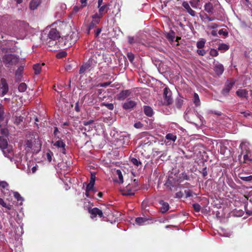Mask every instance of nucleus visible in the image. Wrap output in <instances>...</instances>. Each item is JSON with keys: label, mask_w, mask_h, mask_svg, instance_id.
I'll use <instances>...</instances> for the list:
<instances>
[{"label": "nucleus", "mask_w": 252, "mask_h": 252, "mask_svg": "<svg viewBox=\"0 0 252 252\" xmlns=\"http://www.w3.org/2000/svg\"><path fill=\"white\" fill-rule=\"evenodd\" d=\"M18 61L19 57L13 54L4 55L1 58V62L8 68H12Z\"/></svg>", "instance_id": "obj_1"}, {"label": "nucleus", "mask_w": 252, "mask_h": 252, "mask_svg": "<svg viewBox=\"0 0 252 252\" xmlns=\"http://www.w3.org/2000/svg\"><path fill=\"white\" fill-rule=\"evenodd\" d=\"M79 38L78 33L77 31L71 32L64 37V45L70 47L73 45Z\"/></svg>", "instance_id": "obj_2"}, {"label": "nucleus", "mask_w": 252, "mask_h": 252, "mask_svg": "<svg viewBox=\"0 0 252 252\" xmlns=\"http://www.w3.org/2000/svg\"><path fill=\"white\" fill-rule=\"evenodd\" d=\"M18 25L20 27L18 32L14 33L13 36H15L17 39H23L26 35L27 28L28 25L24 22H19Z\"/></svg>", "instance_id": "obj_3"}, {"label": "nucleus", "mask_w": 252, "mask_h": 252, "mask_svg": "<svg viewBox=\"0 0 252 252\" xmlns=\"http://www.w3.org/2000/svg\"><path fill=\"white\" fill-rule=\"evenodd\" d=\"M138 181L134 179L132 184V187L130 185H128L123 191L122 194L124 195H133L134 192L137 190Z\"/></svg>", "instance_id": "obj_4"}, {"label": "nucleus", "mask_w": 252, "mask_h": 252, "mask_svg": "<svg viewBox=\"0 0 252 252\" xmlns=\"http://www.w3.org/2000/svg\"><path fill=\"white\" fill-rule=\"evenodd\" d=\"M38 142V141L36 140L34 137H33V134H32L31 138L30 139H27L25 142V150L27 152H30L31 150L35 151L36 149H34V147L36 144H39Z\"/></svg>", "instance_id": "obj_5"}, {"label": "nucleus", "mask_w": 252, "mask_h": 252, "mask_svg": "<svg viewBox=\"0 0 252 252\" xmlns=\"http://www.w3.org/2000/svg\"><path fill=\"white\" fill-rule=\"evenodd\" d=\"M3 155L8 158L10 161L14 160L15 159H13V148L11 146H9L6 148H4V149L1 150Z\"/></svg>", "instance_id": "obj_6"}, {"label": "nucleus", "mask_w": 252, "mask_h": 252, "mask_svg": "<svg viewBox=\"0 0 252 252\" xmlns=\"http://www.w3.org/2000/svg\"><path fill=\"white\" fill-rule=\"evenodd\" d=\"M8 91V85L5 79L2 78L0 83V96L5 95Z\"/></svg>", "instance_id": "obj_7"}, {"label": "nucleus", "mask_w": 252, "mask_h": 252, "mask_svg": "<svg viewBox=\"0 0 252 252\" xmlns=\"http://www.w3.org/2000/svg\"><path fill=\"white\" fill-rule=\"evenodd\" d=\"M53 144L54 146H55L58 149H60V152L63 154H66V150L65 148L66 145L62 140L59 139L54 142H53Z\"/></svg>", "instance_id": "obj_8"}, {"label": "nucleus", "mask_w": 252, "mask_h": 252, "mask_svg": "<svg viewBox=\"0 0 252 252\" xmlns=\"http://www.w3.org/2000/svg\"><path fill=\"white\" fill-rule=\"evenodd\" d=\"M163 96L167 104H170L172 102V93L169 88L165 87L163 90Z\"/></svg>", "instance_id": "obj_9"}, {"label": "nucleus", "mask_w": 252, "mask_h": 252, "mask_svg": "<svg viewBox=\"0 0 252 252\" xmlns=\"http://www.w3.org/2000/svg\"><path fill=\"white\" fill-rule=\"evenodd\" d=\"M120 146H125L127 145L130 141L129 135L123 133L120 135Z\"/></svg>", "instance_id": "obj_10"}, {"label": "nucleus", "mask_w": 252, "mask_h": 252, "mask_svg": "<svg viewBox=\"0 0 252 252\" xmlns=\"http://www.w3.org/2000/svg\"><path fill=\"white\" fill-rule=\"evenodd\" d=\"M234 85V82L227 81L225 84L224 88L222 89L221 93L224 95H226L228 94L229 91L231 90Z\"/></svg>", "instance_id": "obj_11"}, {"label": "nucleus", "mask_w": 252, "mask_h": 252, "mask_svg": "<svg viewBox=\"0 0 252 252\" xmlns=\"http://www.w3.org/2000/svg\"><path fill=\"white\" fill-rule=\"evenodd\" d=\"M130 94L131 91L129 90H123L117 95V99L120 101L124 100L129 96Z\"/></svg>", "instance_id": "obj_12"}, {"label": "nucleus", "mask_w": 252, "mask_h": 252, "mask_svg": "<svg viewBox=\"0 0 252 252\" xmlns=\"http://www.w3.org/2000/svg\"><path fill=\"white\" fill-rule=\"evenodd\" d=\"M48 37L49 38V39L55 41L60 37V35L59 32L56 29H52L48 34Z\"/></svg>", "instance_id": "obj_13"}, {"label": "nucleus", "mask_w": 252, "mask_h": 252, "mask_svg": "<svg viewBox=\"0 0 252 252\" xmlns=\"http://www.w3.org/2000/svg\"><path fill=\"white\" fill-rule=\"evenodd\" d=\"M89 212L91 215V217L92 219L95 218L97 215H98L100 218L103 217V213L102 211L97 208H94L92 209H89Z\"/></svg>", "instance_id": "obj_14"}, {"label": "nucleus", "mask_w": 252, "mask_h": 252, "mask_svg": "<svg viewBox=\"0 0 252 252\" xmlns=\"http://www.w3.org/2000/svg\"><path fill=\"white\" fill-rule=\"evenodd\" d=\"M136 105V102L133 100L128 99L123 103V108L125 110H128L133 108Z\"/></svg>", "instance_id": "obj_15"}, {"label": "nucleus", "mask_w": 252, "mask_h": 252, "mask_svg": "<svg viewBox=\"0 0 252 252\" xmlns=\"http://www.w3.org/2000/svg\"><path fill=\"white\" fill-rule=\"evenodd\" d=\"M239 148L241 150V154L243 155L247 152H250V144L247 142H242Z\"/></svg>", "instance_id": "obj_16"}, {"label": "nucleus", "mask_w": 252, "mask_h": 252, "mask_svg": "<svg viewBox=\"0 0 252 252\" xmlns=\"http://www.w3.org/2000/svg\"><path fill=\"white\" fill-rule=\"evenodd\" d=\"M41 2V0H31L29 4L30 9L32 10H35L40 4Z\"/></svg>", "instance_id": "obj_17"}, {"label": "nucleus", "mask_w": 252, "mask_h": 252, "mask_svg": "<svg viewBox=\"0 0 252 252\" xmlns=\"http://www.w3.org/2000/svg\"><path fill=\"white\" fill-rule=\"evenodd\" d=\"M236 94L241 98L248 97V91L246 89H239L236 92Z\"/></svg>", "instance_id": "obj_18"}, {"label": "nucleus", "mask_w": 252, "mask_h": 252, "mask_svg": "<svg viewBox=\"0 0 252 252\" xmlns=\"http://www.w3.org/2000/svg\"><path fill=\"white\" fill-rule=\"evenodd\" d=\"M182 6L191 16H194L195 15V12L190 7L188 2L184 1L182 3Z\"/></svg>", "instance_id": "obj_19"}, {"label": "nucleus", "mask_w": 252, "mask_h": 252, "mask_svg": "<svg viewBox=\"0 0 252 252\" xmlns=\"http://www.w3.org/2000/svg\"><path fill=\"white\" fill-rule=\"evenodd\" d=\"M214 71L218 75H221L224 71L223 65L220 63L216 64L214 67Z\"/></svg>", "instance_id": "obj_20"}, {"label": "nucleus", "mask_w": 252, "mask_h": 252, "mask_svg": "<svg viewBox=\"0 0 252 252\" xmlns=\"http://www.w3.org/2000/svg\"><path fill=\"white\" fill-rule=\"evenodd\" d=\"M159 204L161 205L160 208V211L162 213L166 212L169 209V205L168 203L161 200L159 201Z\"/></svg>", "instance_id": "obj_21"}, {"label": "nucleus", "mask_w": 252, "mask_h": 252, "mask_svg": "<svg viewBox=\"0 0 252 252\" xmlns=\"http://www.w3.org/2000/svg\"><path fill=\"white\" fill-rule=\"evenodd\" d=\"M192 101L196 107H199L201 105V101L198 94L194 93L192 97Z\"/></svg>", "instance_id": "obj_22"}, {"label": "nucleus", "mask_w": 252, "mask_h": 252, "mask_svg": "<svg viewBox=\"0 0 252 252\" xmlns=\"http://www.w3.org/2000/svg\"><path fill=\"white\" fill-rule=\"evenodd\" d=\"M23 71V67H19L15 72V78L17 81H20L22 77V73Z\"/></svg>", "instance_id": "obj_23"}, {"label": "nucleus", "mask_w": 252, "mask_h": 252, "mask_svg": "<svg viewBox=\"0 0 252 252\" xmlns=\"http://www.w3.org/2000/svg\"><path fill=\"white\" fill-rule=\"evenodd\" d=\"M91 64L90 61H89L81 66L79 70V73L82 74L84 73L87 70L89 69V68L91 67Z\"/></svg>", "instance_id": "obj_24"}, {"label": "nucleus", "mask_w": 252, "mask_h": 252, "mask_svg": "<svg viewBox=\"0 0 252 252\" xmlns=\"http://www.w3.org/2000/svg\"><path fill=\"white\" fill-rule=\"evenodd\" d=\"M9 146L10 145L8 144L6 138L0 136V149L1 150Z\"/></svg>", "instance_id": "obj_25"}, {"label": "nucleus", "mask_w": 252, "mask_h": 252, "mask_svg": "<svg viewBox=\"0 0 252 252\" xmlns=\"http://www.w3.org/2000/svg\"><path fill=\"white\" fill-rule=\"evenodd\" d=\"M200 17L202 21L204 23L212 21L216 19L215 17H210L205 13L202 15H200Z\"/></svg>", "instance_id": "obj_26"}, {"label": "nucleus", "mask_w": 252, "mask_h": 252, "mask_svg": "<svg viewBox=\"0 0 252 252\" xmlns=\"http://www.w3.org/2000/svg\"><path fill=\"white\" fill-rule=\"evenodd\" d=\"M144 112L145 114L148 117L152 116L154 114L153 109L149 106H144Z\"/></svg>", "instance_id": "obj_27"}, {"label": "nucleus", "mask_w": 252, "mask_h": 252, "mask_svg": "<svg viewBox=\"0 0 252 252\" xmlns=\"http://www.w3.org/2000/svg\"><path fill=\"white\" fill-rule=\"evenodd\" d=\"M243 155L244 162L247 163L248 161H252V152L251 151L245 153Z\"/></svg>", "instance_id": "obj_28"}, {"label": "nucleus", "mask_w": 252, "mask_h": 252, "mask_svg": "<svg viewBox=\"0 0 252 252\" xmlns=\"http://www.w3.org/2000/svg\"><path fill=\"white\" fill-rule=\"evenodd\" d=\"M44 65V63H42V64L36 63L33 65V69L34 70L35 74L38 75L40 73L41 71V67Z\"/></svg>", "instance_id": "obj_29"}, {"label": "nucleus", "mask_w": 252, "mask_h": 252, "mask_svg": "<svg viewBox=\"0 0 252 252\" xmlns=\"http://www.w3.org/2000/svg\"><path fill=\"white\" fill-rule=\"evenodd\" d=\"M147 221V219L142 217H138L135 219V222L138 225H145Z\"/></svg>", "instance_id": "obj_30"}, {"label": "nucleus", "mask_w": 252, "mask_h": 252, "mask_svg": "<svg viewBox=\"0 0 252 252\" xmlns=\"http://www.w3.org/2000/svg\"><path fill=\"white\" fill-rule=\"evenodd\" d=\"M204 9L207 13H212L213 10V4L211 2L206 3L204 5Z\"/></svg>", "instance_id": "obj_31"}, {"label": "nucleus", "mask_w": 252, "mask_h": 252, "mask_svg": "<svg viewBox=\"0 0 252 252\" xmlns=\"http://www.w3.org/2000/svg\"><path fill=\"white\" fill-rule=\"evenodd\" d=\"M99 8V13L100 15H103V14L106 13L109 9L108 6L107 4H104L102 6H100Z\"/></svg>", "instance_id": "obj_32"}, {"label": "nucleus", "mask_w": 252, "mask_h": 252, "mask_svg": "<svg viewBox=\"0 0 252 252\" xmlns=\"http://www.w3.org/2000/svg\"><path fill=\"white\" fill-rule=\"evenodd\" d=\"M99 22V20L98 19H94L91 23L89 24L88 27V33H89L90 31L93 29L95 25L98 24Z\"/></svg>", "instance_id": "obj_33"}, {"label": "nucleus", "mask_w": 252, "mask_h": 252, "mask_svg": "<svg viewBox=\"0 0 252 252\" xmlns=\"http://www.w3.org/2000/svg\"><path fill=\"white\" fill-rule=\"evenodd\" d=\"M165 138L167 140L175 142L177 139V136L173 133H168L166 135Z\"/></svg>", "instance_id": "obj_34"}, {"label": "nucleus", "mask_w": 252, "mask_h": 252, "mask_svg": "<svg viewBox=\"0 0 252 252\" xmlns=\"http://www.w3.org/2000/svg\"><path fill=\"white\" fill-rule=\"evenodd\" d=\"M0 205L8 210H10L11 209L12 206L10 204H7L5 203L4 200L1 198H0Z\"/></svg>", "instance_id": "obj_35"}, {"label": "nucleus", "mask_w": 252, "mask_h": 252, "mask_svg": "<svg viewBox=\"0 0 252 252\" xmlns=\"http://www.w3.org/2000/svg\"><path fill=\"white\" fill-rule=\"evenodd\" d=\"M27 88V85L25 83H22L18 86V90L20 92H24Z\"/></svg>", "instance_id": "obj_36"}, {"label": "nucleus", "mask_w": 252, "mask_h": 252, "mask_svg": "<svg viewBox=\"0 0 252 252\" xmlns=\"http://www.w3.org/2000/svg\"><path fill=\"white\" fill-rule=\"evenodd\" d=\"M205 44V40L203 39H202L201 40L198 41L196 43V46L198 49H201L203 48Z\"/></svg>", "instance_id": "obj_37"}, {"label": "nucleus", "mask_w": 252, "mask_h": 252, "mask_svg": "<svg viewBox=\"0 0 252 252\" xmlns=\"http://www.w3.org/2000/svg\"><path fill=\"white\" fill-rule=\"evenodd\" d=\"M101 106H105L110 110H112L114 109V105L112 103H108L106 102H102L100 104Z\"/></svg>", "instance_id": "obj_38"}, {"label": "nucleus", "mask_w": 252, "mask_h": 252, "mask_svg": "<svg viewBox=\"0 0 252 252\" xmlns=\"http://www.w3.org/2000/svg\"><path fill=\"white\" fill-rule=\"evenodd\" d=\"M199 3V0H191L190 1L191 6L194 8H197L198 7Z\"/></svg>", "instance_id": "obj_39"}, {"label": "nucleus", "mask_w": 252, "mask_h": 252, "mask_svg": "<svg viewBox=\"0 0 252 252\" xmlns=\"http://www.w3.org/2000/svg\"><path fill=\"white\" fill-rule=\"evenodd\" d=\"M229 48V46L225 44H223V43H222L220 45H219V47H218V49L219 50H220V51H225L226 50H227Z\"/></svg>", "instance_id": "obj_40"}, {"label": "nucleus", "mask_w": 252, "mask_h": 252, "mask_svg": "<svg viewBox=\"0 0 252 252\" xmlns=\"http://www.w3.org/2000/svg\"><path fill=\"white\" fill-rule=\"evenodd\" d=\"M8 187V184L5 181H0V189H6L8 190L7 188Z\"/></svg>", "instance_id": "obj_41"}, {"label": "nucleus", "mask_w": 252, "mask_h": 252, "mask_svg": "<svg viewBox=\"0 0 252 252\" xmlns=\"http://www.w3.org/2000/svg\"><path fill=\"white\" fill-rule=\"evenodd\" d=\"M116 174L118 176L120 183H123L124 182L123 177L121 171L119 169L116 170Z\"/></svg>", "instance_id": "obj_42"}, {"label": "nucleus", "mask_w": 252, "mask_h": 252, "mask_svg": "<svg viewBox=\"0 0 252 252\" xmlns=\"http://www.w3.org/2000/svg\"><path fill=\"white\" fill-rule=\"evenodd\" d=\"M14 197L17 199V201H24V198L21 196V195L16 191L13 192Z\"/></svg>", "instance_id": "obj_43"}, {"label": "nucleus", "mask_w": 252, "mask_h": 252, "mask_svg": "<svg viewBox=\"0 0 252 252\" xmlns=\"http://www.w3.org/2000/svg\"><path fill=\"white\" fill-rule=\"evenodd\" d=\"M190 115L191 114L190 113H189V112H186L184 115V118L188 122L195 125V124L192 122L191 119L190 118Z\"/></svg>", "instance_id": "obj_44"}, {"label": "nucleus", "mask_w": 252, "mask_h": 252, "mask_svg": "<svg viewBox=\"0 0 252 252\" xmlns=\"http://www.w3.org/2000/svg\"><path fill=\"white\" fill-rule=\"evenodd\" d=\"M219 34L220 35H221L222 34L224 36H227L228 35V32L227 31V30L225 29H220L219 31Z\"/></svg>", "instance_id": "obj_45"}, {"label": "nucleus", "mask_w": 252, "mask_h": 252, "mask_svg": "<svg viewBox=\"0 0 252 252\" xmlns=\"http://www.w3.org/2000/svg\"><path fill=\"white\" fill-rule=\"evenodd\" d=\"M131 161L134 165H136L137 166L141 165V162L135 158H131Z\"/></svg>", "instance_id": "obj_46"}, {"label": "nucleus", "mask_w": 252, "mask_h": 252, "mask_svg": "<svg viewBox=\"0 0 252 252\" xmlns=\"http://www.w3.org/2000/svg\"><path fill=\"white\" fill-rule=\"evenodd\" d=\"M210 55L213 57H216L219 55V53L216 49H212L210 51Z\"/></svg>", "instance_id": "obj_47"}, {"label": "nucleus", "mask_w": 252, "mask_h": 252, "mask_svg": "<svg viewBox=\"0 0 252 252\" xmlns=\"http://www.w3.org/2000/svg\"><path fill=\"white\" fill-rule=\"evenodd\" d=\"M193 208L196 212H199L200 210V205L198 203H194L192 205Z\"/></svg>", "instance_id": "obj_48"}, {"label": "nucleus", "mask_w": 252, "mask_h": 252, "mask_svg": "<svg viewBox=\"0 0 252 252\" xmlns=\"http://www.w3.org/2000/svg\"><path fill=\"white\" fill-rule=\"evenodd\" d=\"M240 113L241 114H243L244 115V117L245 118H248L249 117H250L252 116V114L250 112V111H241L240 112Z\"/></svg>", "instance_id": "obj_49"}, {"label": "nucleus", "mask_w": 252, "mask_h": 252, "mask_svg": "<svg viewBox=\"0 0 252 252\" xmlns=\"http://www.w3.org/2000/svg\"><path fill=\"white\" fill-rule=\"evenodd\" d=\"M127 58L129 60V61L132 63L134 59V55L133 53H128L127 54Z\"/></svg>", "instance_id": "obj_50"}, {"label": "nucleus", "mask_w": 252, "mask_h": 252, "mask_svg": "<svg viewBox=\"0 0 252 252\" xmlns=\"http://www.w3.org/2000/svg\"><path fill=\"white\" fill-rule=\"evenodd\" d=\"M66 55V53L64 51L60 52L57 54V57L58 58H62L65 57Z\"/></svg>", "instance_id": "obj_51"}, {"label": "nucleus", "mask_w": 252, "mask_h": 252, "mask_svg": "<svg viewBox=\"0 0 252 252\" xmlns=\"http://www.w3.org/2000/svg\"><path fill=\"white\" fill-rule=\"evenodd\" d=\"M184 192H185L186 198L192 196L193 195L192 191L189 189H186Z\"/></svg>", "instance_id": "obj_52"}, {"label": "nucleus", "mask_w": 252, "mask_h": 252, "mask_svg": "<svg viewBox=\"0 0 252 252\" xmlns=\"http://www.w3.org/2000/svg\"><path fill=\"white\" fill-rule=\"evenodd\" d=\"M207 113H208V114H214L217 116H221L222 114V113L220 111H214V110H208Z\"/></svg>", "instance_id": "obj_53"}, {"label": "nucleus", "mask_w": 252, "mask_h": 252, "mask_svg": "<svg viewBox=\"0 0 252 252\" xmlns=\"http://www.w3.org/2000/svg\"><path fill=\"white\" fill-rule=\"evenodd\" d=\"M127 38H128V42L130 44L135 43L137 41L136 39H135L133 36H128L127 37Z\"/></svg>", "instance_id": "obj_54"}, {"label": "nucleus", "mask_w": 252, "mask_h": 252, "mask_svg": "<svg viewBox=\"0 0 252 252\" xmlns=\"http://www.w3.org/2000/svg\"><path fill=\"white\" fill-rule=\"evenodd\" d=\"M165 185H166L167 187H169L170 188L174 187V185L172 183V182L171 180V178H169L168 179V180L167 181V182L165 183Z\"/></svg>", "instance_id": "obj_55"}, {"label": "nucleus", "mask_w": 252, "mask_h": 252, "mask_svg": "<svg viewBox=\"0 0 252 252\" xmlns=\"http://www.w3.org/2000/svg\"><path fill=\"white\" fill-rule=\"evenodd\" d=\"M180 181H179L181 182L182 181V180H189V176L187 175L186 173H183L181 174V177H180Z\"/></svg>", "instance_id": "obj_56"}, {"label": "nucleus", "mask_w": 252, "mask_h": 252, "mask_svg": "<svg viewBox=\"0 0 252 252\" xmlns=\"http://www.w3.org/2000/svg\"><path fill=\"white\" fill-rule=\"evenodd\" d=\"M195 114L197 116V117L199 119L201 124H203V122H204L203 117L201 115L199 114V113L196 111L195 112Z\"/></svg>", "instance_id": "obj_57"}, {"label": "nucleus", "mask_w": 252, "mask_h": 252, "mask_svg": "<svg viewBox=\"0 0 252 252\" xmlns=\"http://www.w3.org/2000/svg\"><path fill=\"white\" fill-rule=\"evenodd\" d=\"M197 53L198 55L200 56H204L206 54V52L205 50H204L203 48L201 49H198L197 50Z\"/></svg>", "instance_id": "obj_58"}, {"label": "nucleus", "mask_w": 252, "mask_h": 252, "mask_svg": "<svg viewBox=\"0 0 252 252\" xmlns=\"http://www.w3.org/2000/svg\"><path fill=\"white\" fill-rule=\"evenodd\" d=\"M218 26L219 25L217 24L212 23L208 25V28L210 29H215L218 27Z\"/></svg>", "instance_id": "obj_59"}, {"label": "nucleus", "mask_w": 252, "mask_h": 252, "mask_svg": "<svg viewBox=\"0 0 252 252\" xmlns=\"http://www.w3.org/2000/svg\"><path fill=\"white\" fill-rule=\"evenodd\" d=\"M94 185H91L90 184H88L87 186V187H86V190H87V191H91V190H93L94 191V192L96 191L95 190H94Z\"/></svg>", "instance_id": "obj_60"}, {"label": "nucleus", "mask_w": 252, "mask_h": 252, "mask_svg": "<svg viewBox=\"0 0 252 252\" xmlns=\"http://www.w3.org/2000/svg\"><path fill=\"white\" fill-rule=\"evenodd\" d=\"M95 176L94 175H93V174H91V177L90 181V183L89 184L94 185L95 183Z\"/></svg>", "instance_id": "obj_61"}, {"label": "nucleus", "mask_w": 252, "mask_h": 252, "mask_svg": "<svg viewBox=\"0 0 252 252\" xmlns=\"http://www.w3.org/2000/svg\"><path fill=\"white\" fill-rule=\"evenodd\" d=\"M241 179L245 181H251L252 180V176L250 175L249 176H246V177H241Z\"/></svg>", "instance_id": "obj_62"}, {"label": "nucleus", "mask_w": 252, "mask_h": 252, "mask_svg": "<svg viewBox=\"0 0 252 252\" xmlns=\"http://www.w3.org/2000/svg\"><path fill=\"white\" fill-rule=\"evenodd\" d=\"M200 172L202 173L203 177H205L206 176H207L208 175L207 167H205L203 168V169L200 171Z\"/></svg>", "instance_id": "obj_63"}, {"label": "nucleus", "mask_w": 252, "mask_h": 252, "mask_svg": "<svg viewBox=\"0 0 252 252\" xmlns=\"http://www.w3.org/2000/svg\"><path fill=\"white\" fill-rule=\"evenodd\" d=\"M52 156H53V153H52V152H51L50 151H49V152H48L46 154L47 159L49 162L51 161V160H52Z\"/></svg>", "instance_id": "obj_64"}]
</instances>
